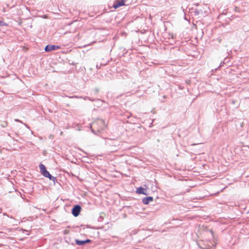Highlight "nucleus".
Segmentation results:
<instances>
[{
	"label": "nucleus",
	"mask_w": 249,
	"mask_h": 249,
	"mask_svg": "<svg viewBox=\"0 0 249 249\" xmlns=\"http://www.w3.org/2000/svg\"><path fill=\"white\" fill-rule=\"evenodd\" d=\"M100 125V128L97 129L98 131L103 130L105 127V123L102 120H99L97 122L92 124L91 125V130L94 132V129L96 128L97 125Z\"/></svg>",
	"instance_id": "f03ea898"
},
{
	"label": "nucleus",
	"mask_w": 249,
	"mask_h": 249,
	"mask_svg": "<svg viewBox=\"0 0 249 249\" xmlns=\"http://www.w3.org/2000/svg\"><path fill=\"white\" fill-rule=\"evenodd\" d=\"M75 243L77 245L82 246L85 244L84 241L79 240L78 239L75 240Z\"/></svg>",
	"instance_id": "6e6552de"
},
{
	"label": "nucleus",
	"mask_w": 249,
	"mask_h": 249,
	"mask_svg": "<svg viewBox=\"0 0 249 249\" xmlns=\"http://www.w3.org/2000/svg\"><path fill=\"white\" fill-rule=\"evenodd\" d=\"M59 48L58 46L53 45H48L45 48V50L46 52H50L53 50H56Z\"/></svg>",
	"instance_id": "39448f33"
},
{
	"label": "nucleus",
	"mask_w": 249,
	"mask_h": 249,
	"mask_svg": "<svg viewBox=\"0 0 249 249\" xmlns=\"http://www.w3.org/2000/svg\"><path fill=\"white\" fill-rule=\"evenodd\" d=\"M130 3L128 0H117L114 2L113 7L117 9L123 5H128Z\"/></svg>",
	"instance_id": "7ed1b4c3"
},
{
	"label": "nucleus",
	"mask_w": 249,
	"mask_h": 249,
	"mask_svg": "<svg viewBox=\"0 0 249 249\" xmlns=\"http://www.w3.org/2000/svg\"><path fill=\"white\" fill-rule=\"evenodd\" d=\"M40 172L45 177L48 178L50 180H54L55 178L52 177L49 172L46 170L45 166L42 164L39 165Z\"/></svg>",
	"instance_id": "f257e3e1"
},
{
	"label": "nucleus",
	"mask_w": 249,
	"mask_h": 249,
	"mask_svg": "<svg viewBox=\"0 0 249 249\" xmlns=\"http://www.w3.org/2000/svg\"><path fill=\"white\" fill-rule=\"evenodd\" d=\"M146 191L145 189L140 187L137 189L136 192L140 194H144L145 195H147V194L146 193Z\"/></svg>",
	"instance_id": "0eeeda50"
},
{
	"label": "nucleus",
	"mask_w": 249,
	"mask_h": 249,
	"mask_svg": "<svg viewBox=\"0 0 249 249\" xmlns=\"http://www.w3.org/2000/svg\"><path fill=\"white\" fill-rule=\"evenodd\" d=\"M81 210V207L79 205L75 206L72 210V213L74 216H77Z\"/></svg>",
	"instance_id": "20e7f679"
},
{
	"label": "nucleus",
	"mask_w": 249,
	"mask_h": 249,
	"mask_svg": "<svg viewBox=\"0 0 249 249\" xmlns=\"http://www.w3.org/2000/svg\"><path fill=\"white\" fill-rule=\"evenodd\" d=\"M64 233H65V234H67V233H68V231H67V230H65V231H64Z\"/></svg>",
	"instance_id": "9b49d317"
},
{
	"label": "nucleus",
	"mask_w": 249,
	"mask_h": 249,
	"mask_svg": "<svg viewBox=\"0 0 249 249\" xmlns=\"http://www.w3.org/2000/svg\"><path fill=\"white\" fill-rule=\"evenodd\" d=\"M4 25H6V24L3 21H1L0 20V26H4Z\"/></svg>",
	"instance_id": "1a4fd4ad"
},
{
	"label": "nucleus",
	"mask_w": 249,
	"mask_h": 249,
	"mask_svg": "<svg viewBox=\"0 0 249 249\" xmlns=\"http://www.w3.org/2000/svg\"><path fill=\"white\" fill-rule=\"evenodd\" d=\"M184 19H186V20H188L187 18V17H184Z\"/></svg>",
	"instance_id": "f8f14e48"
},
{
	"label": "nucleus",
	"mask_w": 249,
	"mask_h": 249,
	"mask_svg": "<svg viewBox=\"0 0 249 249\" xmlns=\"http://www.w3.org/2000/svg\"><path fill=\"white\" fill-rule=\"evenodd\" d=\"M90 242H91V241L89 239H87V240L84 241L85 244L87 243H89Z\"/></svg>",
	"instance_id": "9d476101"
},
{
	"label": "nucleus",
	"mask_w": 249,
	"mask_h": 249,
	"mask_svg": "<svg viewBox=\"0 0 249 249\" xmlns=\"http://www.w3.org/2000/svg\"><path fill=\"white\" fill-rule=\"evenodd\" d=\"M153 200V198L152 196H148L142 199V202L144 204H148L150 202H152Z\"/></svg>",
	"instance_id": "423d86ee"
}]
</instances>
